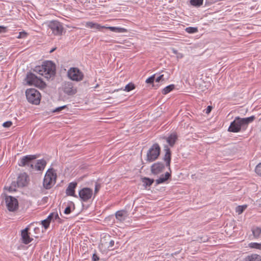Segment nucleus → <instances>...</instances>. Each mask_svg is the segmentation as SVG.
Wrapping results in <instances>:
<instances>
[{"label":"nucleus","mask_w":261,"mask_h":261,"mask_svg":"<svg viewBox=\"0 0 261 261\" xmlns=\"http://www.w3.org/2000/svg\"><path fill=\"white\" fill-rule=\"evenodd\" d=\"M36 158L37 156L35 155H28L24 156L20 159L19 165L20 166H27L29 167V169L31 171L43 170L46 165V161L44 160H38L37 163L34 165L32 163V161Z\"/></svg>","instance_id":"nucleus-1"},{"label":"nucleus","mask_w":261,"mask_h":261,"mask_svg":"<svg viewBox=\"0 0 261 261\" xmlns=\"http://www.w3.org/2000/svg\"><path fill=\"white\" fill-rule=\"evenodd\" d=\"M56 70V65L51 61H47L41 65L36 66L34 70L45 79H50L54 77Z\"/></svg>","instance_id":"nucleus-2"},{"label":"nucleus","mask_w":261,"mask_h":261,"mask_svg":"<svg viewBox=\"0 0 261 261\" xmlns=\"http://www.w3.org/2000/svg\"><path fill=\"white\" fill-rule=\"evenodd\" d=\"M255 117L254 116L247 118H240L239 117H236L235 119L230 123L228 128L229 132L238 133L241 128L244 126H247L249 123L254 121Z\"/></svg>","instance_id":"nucleus-3"},{"label":"nucleus","mask_w":261,"mask_h":261,"mask_svg":"<svg viewBox=\"0 0 261 261\" xmlns=\"http://www.w3.org/2000/svg\"><path fill=\"white\" fill-rule=\"evenodd\" d=\"M25 81L29 86H33L40 89H44L46 86V83L41 78L32 72L27 73Z\"/></svg>","instance_id":"nucleus-4"},{"label":"nucleus","mask_w":261,"mask_h":261,"mask_svg":"<svg viewBox=\"0 0 261 261\" xmlns=\"http://www.w3.org/2000/svg\"><path fill=\"white\" fill-rule=\"evenodd\" d=\"M57 174L53 169H48L44 176L43 187L46 189H49L56 184Z\"/></svg>","instance_id":"nucleus-5"},{"label":"nucleus","mask_w":261,"mask_h":261,"mask_svg":"<svg viewBox=\"0 0 261 261\" xmlns=\"http://www.w3.org/2000/svg\"><path fill=\"white\" fill-rule=\"evenodd\" d=\"M25 95L28 101L32 104L38 105L41 100V94L34 88L28 89L25 91Z\"/></svg>","instance_id":"nucleus-6"},{"label":"nucleus","mask_w":261,"mask_h":261,"mask_svg":"<svg viewBox=\"0 0 261 261\" xmlns=\"http://www.w3.org/2000/svg\"><path fill=\"white\" fill-rule=\"evenodd\" d=\"M160 152V145L158 143L153 144L147 151L146 161L149 163L155 161L158 159Z\"/></svg>","instance_id":"nucleus-7"},{"label":"nucleus","mask_w":261,"mask_h":261,"mask_svg":"<svg viewBox=\"0 0 261 261\" xmlns=\"http://www.w3.org/2000/svg\"><path fill=\"white\" fill-rule=\"evenodd\" d=\"M67 76L69 79L75 82L82 81L84 77L83 72L76 67L70 68L67 72Z\"/></svg>","instance_id":"nucleus-8"},{"label":"nucleus","mask_w":261,"mask_h":261,"mask_svg":"<svg viewBox=\"0 0 261 261\" xmlns=\"http://www.w3.org/2000/svg\"><path fill=\"white\" fill-rule=\"evenodd\" d=\"M5 202L8 210L10 212H15L18 208V201L17 199L11 196H6Z\"/></svg>","instance_id":"nucleus-9"},{"label":"nucleus","mask_w":261,"mask_h":261,"mask_svg":"<svg viewBox=\"0 0 261 261\" xmlns=\"http://www.w3.org/2000/svg\"><path fill=\"white\" fill-rule=\"evenodd\" d=\"M48 27L52 31L53 34L55 36H61L64 28L61 23L57 20H52L48 22Z\"/></svg>","instance_id":"nucleus-10"},{"label":"nucleus","mask_w":261,"mask_h":261,"mask_svg":"<svg viewBox=\"0 0 261 261\" xmlns=\"http://www.w3.org/2000/svg\"><path fill=\"white\" fill-rule=\"evenodd\" d=\"M93 195V191L91 189L85 188L79 191V196L82 200L87 201L90 199Z\"/></svg>","instance_id":"nucleus-11"},{"label":"nucleus","mask_w":261,"mask_h":261,"mask_svg":"<svg viewBox=\"0 0 261 261\" xmlns=\"http://www.w3.org/2000/svg\"><path fill=\"white\" fill-rule=\"evenodd\" d=\"M63 90L68 95H73L77 92L76 88L71 82L65 83L63 86Z\"/></svg>","instance_id":"nucleus-12"},{"label":"nucleus","mask_w":261,"mask_h":261,"mask_svg":"<svg viewBox=\"0 0 261 261\" xmlns=\"http://www.w3.org/2000/svg\"><path fill=\"white\" fill-rule=\"evenodd\" d=\"M165 166L161 162H156L153 164L150 167L151 173L154 175H158L164 170Z\"/></svg>","instance_id":"nucleus-13"},{"label":"nucleus","mask_w":261,"mask_h":261,"mask_svg":"<svg viewBox=\"0 0 261 261\" xmlns=\"http://www.w3.org/2000/svg\"><path fill=\"white\" fill-rule=\"evenodd\" d=\"M30 228L29 227L21 231V239L22 242L24 244H28L33 241V238L30 237V233L29 232Z\"/></svg>","instance_id":"nucleus-14"},{"label":"nucleus","mask_w":261,"mask_h":261,"mask_svg":"<svg viewBox=\"0 0 261 261\" xmlns=\"http://www.w3.org/2000/svg\"><path fill=\"white\" fill-rule=\"evenodd\" d=\"M57 219L60 220L58 213H51L46 219L41 221V224L45 229H47L49 227L50 223L52 220L54 221Z\"/></svg>","instance_id":"nucleus-15"},{"label":"nucleus","mask_w":261,"mask_h":261,"mask_svg":"<svg viewBox=\"0 0 261 261\" xmlns=\"http://www.w3.org/2000/svg\"><path fill=\"white\" fill-rule=\"evenodd\" d=\"M29 182V177L27 174L25 173L20 174L17 180L18 186L24 187L26 186Z\"/></svg>","instance_id":"nucleus-16"},{"label":"nucleus","mask_w":261,"mask_h":261,"mask_svg":"<svg viewBox=\"0 0 261 261\" xmlns=\"http://www.w3.org/2000/svg\"><path fill=\"white\" fill-rule=\"evenodd\" d=\"M77 186V183L72 182L69 184L66 190V193L68 196H75V189Z\"/></svg>","instance_id":"nucleus-17"},{"label":"nucleus","mask_w":261,"mask_h":261,"mask_svg":"<svg viewBox=\"0 0 261 261\" xmlns=\"http://www.w3.org/2000/svg\"><path fill=\"white\" fill-rule=\"evenodd\" d=\"M165 154L164 155L163 160L166 163V165L167 167H170L171 159V153L170 149L168 146L165 147Z\"/></svg>","instance_id":"nucleus-18"},{"label":"nucleus","mask_w":261,"mask_h":261,"mask_svg":"<svg viewBox=\"0 0 261 261\" xmlns=\"http://www.w3.org/2000/svg\"><path fill=\"white\" fill-rule=\"evenodd\" d=\"M177 139V136L176 133L171 134L166 138L167 143L170 146H173Z\"/></svg>","instance_id":"nucleus-19"},{"label":"nucleus","mask_w":261,"mask_h":261,"mask_svg":"<svg viewBox=\"0 0 261 261\" xmlns=\"http://www.w3.org/2000/svg\"><path fill=\"white\" fill-rule=\"evenodd\" d=\"M171 177V174L169 172H166L164 175H162L158 179L155 180L156 184H161L167 180Z\"/></svg>","instance_id":"nucleus-20"},{"label":"nucleus","mask_w":261,"mask_h":261,"mask_svg":"<svg viewBox=\"0 0 261 261\" xmlns=\"http://www.w3.org/2000/svg\"><path fill=\"white\" fill-rule=\"evenodd\" d=\"M116 218L120 221H123L126 217V212L125 211H119L116 213Z\"/></svg>","instance_id":"nucleus-21"},{"label":"nucleus","mask_w":261,"mask_h":261,"mask_svg":"<svg viewBox=\"0 0 261 261\" xmlns=\"http://www.w3.org/2000/svg\"><path fill=\"white\" fill-rule=\"evenodd\" d=\"M253 236L255 239L259 238L261 236V228L259 227H253L251 229Z\"/></svg>","instance_id":"nucleus-22"},{"label":"nucleus","mask_w":261,"mask_h":261,"mask_svg":"<svg viewBox=\"0 0 261 261\" xmlns=\"http://www.w3.org/2000/svg\"><path fill=\"white\" fill-rule=\"evenodd\" d=\"M107 28L110 31L116 33H122L127 32V30L123 28L110 27Z\"/></svg>","instance_id":"nucleus-23"},{"label":"nucleus","mask_w":261,"mask_h":261,"mask_svg":"<svg viewBox=\"0 0 261 261\" xmlns=\"http://www.w3.org/2000/svg\"><path fill=\"white\" fill-rule=\"evenodd\" d=\"M175 88V86L173 84L170 85L166 87H165L162 91V93L163 95H166L172 90H173Z\"/></svg>","instance_id":"nucleus-24"},{"label":"nucleus","mask_w":261,"mask_h":261,"mask_svg":"<svg viewBox=\"0 0 261 261\" xmlns=\"http://www.w3.org/2000/svg\"><path fill=\"white\" fill-rule=\"evenodd\" d=\"M246 261H261V257L257 254H252L246 258Z\"/></svg>","instance_id":"nucleus-25"},{"label":"nucleus","mask_w":261,"mask_h":261,"mask_svg":"<svg viewBox=\"0 0 261 261\" xmlns=\"http://www.w3.org/2000/svg\"><path fill=\"white\" fill-rule=\"evenodd\" d=\"M142 181L144 185L146 187L151 186L154 182V180L153 179H150L148 177L142 178Z\"/></svg>","instance_id":"nucleus-26"},{"label":"nucleus","mask_w":261,"mask_h":261,"mask_svg":"<svg viewBox=\"0 0 261 261\" xmlns=\"http://www.w3.org/2000/svg\"><path fill=\"white\" fill-rule=\"evenodd\" d=\"M247 207V205H239L236 208V212L239 215L241 214Z\"/></svg>","instance_id":"nucleus-27"},{"label":"nucleus","mask_w":261,"mask_h":261,"mask_svg":"<svg viewBox=\"0 0 261 261\" xmlns=\"http://www.w3.org/2000/svg\"><path fill=\"white\" fill-rule=\"evenodd\" d=\"M85 26L91 29H98V24L96 23H93L92 22H87L85 24Z\"/></svg>","instance_id":"nucleus-28"},{"label":"nucleus","mask_w":261,"mask_h":261,"mask_svg":"<svg viewBox=\"0 0 261 261\" xmlns=\"http://www.w3.org/2000/svg\"><path fill=\"white\" fill-rule=\"evenodd\" d=\"M203 0H191V4L195 7H199L203 4Z\"/></svg>","instance_id":"nucleus-29"},{"label":"nucleus","mask_w":261,"mask_h":261,"mask_svg":"<svg viewBox=\"0 0 261 261\" xmlns=\"http://www.w3.org/2000/svg\"><path fill=\"white\" fill-rule=\"evenodd\" d=\"M135 88V86L133 83H129L126 85L124 88V90L127 92H129Z\"/></svg>","instance_id":"nucleus-30"},{"label":"nucleus","mask_w":261,"mask_h":261,"mask_svg":"<svg viewBox=\"0 0 261 261\" xmlns=\"http://www.w3.org/2000/svg\"><path fill=\"white\" fill-rule=\"evenodd\" d=\"M249 247L251 248L257 249L261 250V243H250L248 245Z\"/></svg>","instance_id":"nucleus-31"},{"label":"nucleus","mask_w":261,"mask_h":261,"mask_svg":"<svg viewBox=\"0 0 261 261\" xmlns=\"http://www.w3.org/2000/svg\"><path fill=\"white\" fill-rule=\"evenodd\" d=\"M186 31L188 33H195L198 32V29L197 28L195 27H188L186 29Z\"/></svg>","instance_id":"nucleus-32"},{"label":"nucleus","mask_w":261,"mask_h":261,"mask_svg":"<svg viewBox=\"0 0 261 261\" xmlns=\"http://www.w3.org/2000/svg\"><path fill=\"white\" fill-rule=\"evenodd\" d=\"M255 171L257 175L261 176V163L256 166Z\"/></svg>","instance_id":"nucleus-33"},{"label":"nucleus","mask_w":261,"mask_h":261,"mask_svg":"<svg viewBox=\"0 0 261 261\" xmlns=\"http://www.w3.org/2000/svg\"><path fill=\"white\" fill-rule=\"evenodd\" d=\"M28 33L24 31L20 32L19 33V35L17 36L18 39L25 38L27 37Z\"/></svg>","instance_id":"nucleus-34"},{"label":"nucleus","mask_w":261,"mask_h":261,"mask_svg":"<svg viewBox=\"0 0 261 261\" xmlns=\"http://www.w3.org/2000/svg\"><path fill=\"white\" fill-rule=\"evenodd\" d=\"M154 74L150 76L146 80V83L147 84H152L154 81Z\"/></svg>","instance_id":"nucleus-35"},{"label":"nucleus","mask_w":261,"mask_h":261,"mask_svg":"<svg viewBox=\"0 0 261 261\" xmlns=\"http://www.w3.org/2000/svg\"><path fill=\"white\" fill-rule=\"evenodd\" d=\"M71 208L70 205L66 207L64 211V213L65 214L68 215L71 212Z\"/></svg>","instance_id":"nucleus-36"},{"label":"nucleus","mask_w":261,"mask_h":261,"mask_svg":"<svg viewBox=\"0 0 261 261\" xmlns=\"http://www.w3.org/2000/svg\"><path fill=\"white\" fill-rule=\"evenodd\" d=\"M12 125V122L10 121H6L3 124V126L5 127H9Z\"/></svg>","instance_id":"nucleus-37"},{"label":"nucleus","mask_w":261,"mask_h":261,"mask_svg":"<svg viewBox=\"0 0 261 261\" xmlns=\"http://www.w3.org/2000/svg\"><path fill=\"white\" fill-rule=\"evenodd\" d=\"M65 108H66V106H63L62 107H58V108H56V109H55L54 110H53V112H60V111H62V110L64 109Z\"/></svg>","instance_id":"nucleus-38"},{"label":"nucleus","mask_w":261,"mask_h":261,"mask_svg":"<svg viewBox=\"0 0 261 261\" xmlns=\"http://www.w3.org/2000/svg\"><path fill=\"white\" fill-rule=\"evenodd\" d=\"M164 75L163 74H162L161 75H160L159 77H158L156 80H155V81L156 82H160L161 81H164Z\"/></svg>","instance_id":"nucleus-39"},{"label":"nucleus","mask_w":261,"mask_h":261,"mask_svg":"<svg viewBox=\"0 0 261 261\" xmlns=\"http://www.w3.org/2000/svg\"><path fill=\"white\" fill-rule=\"evenodd\" d=\"M7 31V27L4 26H0V33H5Z\"/></svg>","instance_id":"nucleus-40"},{"label":"nucleus","mask_w":261,"mask_h":261,"mask_svg":"<svg viewBox=\"0 0 261 261\" xmlns=\"http://www.w3.org/2000/svg\"><path fill=\"white\" fill-rule=\"evenodd\" d=\"M114 245V241L113 240H110L109 243L108 248L112 247Z\"/></svg>","instance_id":"nucleus-41"},{"label":"nucleus","mask_w":261,"mask_h":261,"mask_svg":"<svg viewBox=\"0 0 261 261\" xmlns=\"http://www.w3.org/2000/svg\"><path fill=\"white\" fill-rule=\"evenodd\" d=\"M212 107L211 106H208L206 109V113L208 114L211 112L212 111Z\"/></svg>","instance_id":"nucleus-42"},{"label":"nucleus","mask_w":261,"mask_h":261,"mask_svg":"<svg viewBox=\"0 0 261 261\" xmlns=\"http://www.w3.org/2000/svg\"><path fill=\"white\" fill-rule=\"evenodd\" d=\"M98 259V256L96 253H94L93 255L92 260L93 261H96Z\"/></svg>","instance_id":"nucleus-43"},{"label":"nucleus","mask_w":261,"mask_h":261,"mask_svg":"<svg viewBox=\"0 0 261 261\" xmlns=\"http://www.w3.org/2000/svg\"><path fill=\"white\" fill-rule=\"evenodd\" d=\"M98 188V185L97 184L95 185V190L97 191Z\"/></svg>","instance_id":"nucleus-44"},{"label":"nucleus","mask_w":261,"mask_h":261,"mask_svg":"<svg viewBox=\"0 0 261 261\" xmlns=\"http://www.w3.org/2000/svg\"><path fill=\"white\" fill-rule=\"evenodd\" d=\"M56 48H54V49H52L50 51V53H52L55 50Z\"/></svg>","instance_id":"nucleus-45"},{"label":"nucleus","mask_w":261,"mask_h":261,"mask_svg":"<svg viewBox=\"0 0 261 261\" xmlns=\"http://www.w3.org/2000/svg\"><path fill=\"white\" fill-rule=\"evenodd\" d=\"M108 238H109V239L110 238V236L109 235H108L107 236Z\"/></svg>","instance_id":"nucleus-46"}]
</instances>
